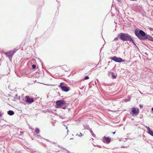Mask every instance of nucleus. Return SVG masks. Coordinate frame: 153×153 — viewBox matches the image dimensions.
Returning <instances> with one entry per match:
<instances>
[{
    "mask_svg": "<svg viewBox=\"0 0 153 153\" xmlns=\"http://www.w3.org/2000/svg\"><path fill=\"white\" fill-rule=\"evenodd\" d=\"M134 34L140 40H146V37L147 34L142 30L140 29H136L134 31Z\"/></svg>",
    "mask_w": 153,
    "mask_h": 153,
    "instance_id": "1",
    "label": "nucleus"
},
{
    "mask_svg": "<svg viewBox=\"0 0 153 153\" xmlns=\"http://www.w3.org/2000/svg\"><path fill=\"white\" fill-rule=\"evenodd\" d=\"M67 105H68V104H67L66 105H65L64 106H62L61 107V108H62L63 109H65V108H67Z\"/></svg>",
    "mask_w": 153,
    "mask_h": 153,
    "instance_id": "19",
    "label": "nucleus"
},
{
    "mask_svg": "<svg viewBox=\"0 0 153 153\" xmlns=\"http://www.w3.org/2000/svg\"><path fill=\"white\" fill-rule=\"evenodd\" d=\"M117 37L115 38L114 39V41H116L117 40H118V39L119 38H118V37L117 36Z\"/></svg>",
    "mask_w": 153,
    "mask_h": 153,
    "instance_id": "26",
    "label": "nucleus"
},
{
    "mask_svg": "<svg viewBox=\"0 0 153 153\" xmlns=\"http://www.w3.org/2000/svg\"><path fill=\"white\" fill-rule=\"evenodd\" d=\"M147 133L150 134L151 135L153 136V131L151 130L149 131H147Z\"/></svg>",
    "mask_w": 153,
    "mask_h": 153,
    "instance_id": "15",
    "label": "nucleus"
},
{
    "mask_svg": "<svg viewBox=\"0 0 153 153\" xmlns=\"http://www.w3.org/2000/svg\"><path fill=\"white\" fill-rule=\"evenodd\" d=\"M9 53H9L8 52H6L4 53V54L6 56L8 57L10 61H11L12 60V57L13 55V54H12V53H10V54H8V53Z\"/></svg>",
    "mask_w": 153,
    "mask_h": 153,
    "instance_id": "9",
    "label": "nucleus"
},
{
    "mask_svg": "<svg viewBox=\"0 0 153 153\" xmlns=\"http://www.w3.org/2000/svg\"><path fill=\"white\" fill-rule=\"evenodd\" d=\"M18 50V49H15L12 51L13 53L12 54H13V55L16 52V51Z\"/></svg>",
    "mask_w": 153,
    "mask_h": 153,
    "instance_id": "21",
    "label": "nucleus"
},
{
    "mask_svg": "<svg viewBox=\"0 0 153 153\" xmlns=\"http://www.w3.org/2000/svg\"><path fill=\"white\" fill-rule=\"evenodd\" d=\"M112 72H108V75L109 76H110V75L112 74Z\"/></svg>",
    "mask_w": 153,
    "mask_h": 153,
    "instance_id": "23",
    "label": "nucleus"
},
{
    "mask_svg": "<svg viewBox=\"0 0 153 153\" xmlns=\"http://www.w3.org/2000/svg\"><path fill=\"white\" fill-rule=\"evenodd\" d=\"M46 140L47 141H48V142H50V140H48V139H46Z\"/></svg>",
    "mask_w": 153,
    "mask_h": 153,
    "instance_id": "38",
    "label": "nucleus"
},
{
    "mask_svg": "<svg viewBox=\"0 0 153 153\" xmlns=\"http://www.w3.org/2000/svg\"><path fill=\"white\" fill-rule=\"evenodd\" d=\"M67 152L68 153H70V151H69L68 150H67Z\"/></svg>",
    "mask_w": 153,
    "mask_h": 153,
    "instance_id": "34",
    "label": "nucleus"
},
{
    "mask_svg": "<svg viewBox=\"0 0 153 153\" xmlns=\"http://www.w3.org/2000/svg\"><path fill=\"white\" fill-rule=\"evenodd\" d=\"M149 142V140H148V142Z\"/></svg>",
    "mask_w": 153,
    "mask_h": 153,
    "instance_id": "44",
    "label": "nucleus"
},
{
    "mask_svg": "<svg viewBox=\"0 0 153 153\" xmlns=\"http://www.w3.org/2000/svg\"><path fill=\"white\" fill-rule=\"evenodd\" d=\"M35 132L37 134H39L40 132L39 129L38 128H36L35 129Z\"/></svg>",
    "mask_w": 153,
    "mask_h": 153,
    "instance_id": "16",
    "label": "nucleus"
},
{
    "mask_svg": "<svg viewBox=\"0 0 153 153\" xmlns=\"http://www.w3.org/2000/svg\"><path fill=\"white\" fill-rule=\"evenodd\" d=\"M69 132V130H68V129L67 130V134H68V132Z\"/></svg>",
    "mask_w": 153,
    "mask_h": 153,
    "instance_id": "35",
    "label": "nucleus"
},
{
    "mask_svg": "<svg viewBox=\"0 0 153 153\" xmlns=\"http://www.w3.org/2000/svg\"><path fill=\"white\" fill-rule=\"evenodd\" d=\"M125 147L124 146H122L121 147V148H125Z\"/></svg>",
    "mask_w": 153,
    "mask_h": 153,
    "instance_id": "37",
    "label": "nucleus"
},
{
    "mask_svg": "<svg viewBox=\"0 0 153 153\" xmlns=\"http://www.w3.org/2000/svg\"><path fill=\"white\" fill-rule=\"evenodd\" d=\"M7 114L10 115L11 116L14 114V112L12 110H9L7 111Z\"/></svg>",
    "mask_w": 153,
    "mask_h": 153,
    "instance_id": "12",
    "label": "nucleus"
},
{
    "mask_svg": "<svg viewBox=\"0 0 153 153\" xmlns=\"http://www.w3.org/2000/svg\"><path fill=\"white\" fill-rule=\"evenodd\" d=\"M103 142L106 144H108L110 143L111 141V139L108 137L104 136L102 140Z\"/></svg>",
    "mask_w": 153,
    "mask_h": 153,
    "instance_id": "8",
    "label": "nucleus"
},
{
    "mask_svg": "<svg viewBox=\"0 0 153 153\" xmlns=\"http://www.w3.org/2000/svg\"><path fill=\"white\" fill-rule=\"evenodd\" d=\"M76 135H78L79 136H82V135H83V134H82L81 133H80V134H79V135L77 134Z\"/></svg>",
    "mask_w": 153,
    "mask_h": 153,
    "instance_id": "27",
    "label": "nucleus"
},
{
    "mask_svg": "<svg viewBox=\"0 0 153 153\" xmlns=\"http://www.w3.org/2000/svg\"><path fill=\"white\" fill-rule=\"evenodd\" d=\"M72 138H71L70 139H72Z\"/></svg>",
    "mask_w": 153,
    "mask_h": 153,
    "instance_id": "43",
    "label": "nucleus"
},
{
    "mask_svg": "<svg viewBox=\"0 0 153 153\" xmlns=\"http://www.w3.org/2000/svg\"><path fill=\"white\" fill-rule=\"evenodd\" d=\"M61 68L65 71H68L69 70V69L67 67L66 65H64L62 66H60Z\"/></svg>",
    "mask_w": 153,
    "mask_h": 153,
    "instance_id": "10",
    "label": "nucleus"
},
{
    "mask_svg": "<svg viewBox=\"0 0 153 153\" xmlns=\"http://www.w3.org/2000/svg\"><path fill=\"white\" fill-rule=\"evenodd\" d=\"M151 110L152 111H153V107L152 108Z\"/></svg>",
    "mask_w": 153,
    "mask_h": 153,
    "instance_id": "39",
    "label": "nucleus"
},
{
    "mask_svg": "<svg viewBox=\"0 0 153 153\" xmlns=\"http://www.w3.org/2000/svg\"><path fill=\"white\" fill-rule=\"evenodd\" d=\"M64 126H66L64 124L63 125Z\"/></svg>",
    "mask_w": 153,
    "mask_h": 153,
    "instance_id": "42",
    "label": "nucleus"
},
{
    "mask_svg": "<svg viewBox=\"0 0 153 153\" xmlns=\"http://www.w3.org/2000/svg\"><path fill=\"white\" fill-rule=\"evenodd\" d=\"M2 115V114L1 113V112L0 111V117H1Z\"/></svg>",
    "mask_w": 153,
    "mask_h": 153,
    "instance_id": "33",
    "label": "nucleus"
},
{
    "mask_svg": "<svg viewBox=\"0 0 153 153\" xmlns=\"http://www.w3.org/2000/svg\"><path fill=\"white\" fill-rule=\"evenodd\" d=\"M127 138H125L123 139V141L124 142H126L127 141Z\"/></svg>",
    "mask_w": 153,
    "mask_h": 153,
    "instance_id": "28",
    "label": "nucleus"
},
{
    "mask_svg": "<svg viewBox=\"0 0 153 153\" xmlns=\"http://www.w3.org/2000/svg\"><path fill=\"white\" fill-rule=\"evenodd\" d=\"M139 111V109L138 108L133 107L131 108L130 113L132 115H137L138 114Z\"/></svg>",
    "mask_w": 153,
    "mask_h": 153,
    "instance_id": "5",
    "label": "nucleus"
},
{
    "mask_svg": "<svg viewBox=\"0 0 153 153\" xmlns=\"http://www.w3.org/2000/svg\"><path fill=\"white\" fill-rule=\"evenodd\" d=\"M58 146L59 147H60V148H61V146Z\"/></svg>",
    "mask_w": 153,
    "mask_h": 153,
    "instance_id": "41",
    "label": "nucleus"
},
{
    "mask_svg": "<svg viewBox=\"0 0 153 153\" xmlns=\"http://www.w3.org/2000/svg\"><path fill=\"white\" fill-rule=\"evenodd\" d=\"M37 137H38V138L42 139V137L40 135H37Z\"/></svg>",
    "mask_w": 153,
    "mask_h": 153,
    "instance_id": "30",
    "label": "nucleus"
},
{
    "mask_svg": "<svg viewBox=\"0 0 153 153\" xmlns=\"http://www.w3.org/2000/svg\"><path fill=\"white\" fill-rule=\"evenodd\" d=\"M148 39L150 41L153 42V38L151 36L147 34L146 37V40Z\"/></svg>",
    "mask_w": 153,
    "mask_h": 153,
    "instance_id": "11",
    "label": "nucleus"
},
{
    "mask_svg": "<svg viewBox=\"0 0 153 153\" xmlns=\"http://www.w3.org/2000/svg\"><path fill=\"white\" fill-rule=\"evenodd\" d=\"M111 59L112 60L117 62H124V60L121 58L118 57L116 56L111 57Z\"/></svg>",
    "mask_w": 153,
    "mask_h": 153,
    "instance_id": "6",
    "label": "nucleus"
},
{
    "mask_svg": "<svg viewBox=\"0 0 153 153\" xmlns=\"http://www.w3.org/2000/svg\"><path fill=\"white\" fill-rule=\"evenodd\" d=\"M25 99V102L29 104H31L34 101V98H30L29 96H26Z\"/></svg>",
    "mask_w": 153,
    "mask_h": 153,
    "instance_id": "7",
    "label": "nucleus"
},
{
    "mask_svg": "<svg viewBox=\"0 0 153 153\" xmlns=\"http://www.w3.org/2000/svg\"><path fill=\"white\" fill-rule=\"evenodd\" d=\"M145 127L147 129L148 131H150L151 130V129L149 127L146 126H145Z\"/></svg>",
    "mask_w": 153,
    "mask_h": 153,
    "instance_id": "22",
    "label": "nucleus"
},
{
    "mask_svg": "<svg viewBox=\"0 0 153 153\" xmlns=\"http://www.w3.org/2000/svg\"><path fill=\"white\" fill-rule=\"evenodd\" d=\"M50 142L51 144H55V143L54 142H52V141H50Z\"/></svg>",
    "mask_w": 153,
    "mask_h": 153,
    "instance_id": "29",
    "label": "nucleus"
},
{
    "mask_svg": "<svg viewBox=\"0 0 153 153\" xmlns=\"http://www.w3.org/2000/svg\"><path fill=\"white\" fill-rule=\"evenodd\" d=\"M67 103L63 100H59L56 101V102L55 107L57 108H60L64 105H66Z\"/></svg>",
    "mask_w": 153,
    "mask_h": 153,
    "instance_id": "3",
    "label": "nucleus"
},
{
    "mask_svg": "<svg viewBox=\"0 0 153 153\" xmlns=\"http://www.w3.org/2000/svg\"><path fill=\"white\" fill-rule=\"evenodd\" d=\"M90 132L91 134L94 137H95L96 135L93 133V131L91 130H90Z\"/></svg>",
    "mask_w": 153,
    "mask_h": 153,
    "instance_id": "17",
    "label": "nucleus"
},
{
    "mask_svg": "<svg viewBox=\"0 0 153 153\" xmlns=\"http://www.w3.org/2000/svg\"><path fill=\"white\" fill-rule=\"evenodd\" d=\"M117 36L121 40L124 41H129L132 38V37L128 33H121L118 35Z\"/></svg>",
    "mask_w": 153,
    "mask_h": 153,
    "instance_id": "2",
    "label": "nucleus"
},
{
    "mask_svg": "<svg viewBox=\"0 0 153 153\" xmlns=\"http://www.w3.org/2000/svg\"><path fill=\"white\" fill-rule=\"evenodd\" d=\"M32 68L33 69H34L36 68V66L35 65H32Z\"/></svg>",
    "mask_w": 153,
    "mask_h": 153,
    "instance_id": "25",
    "label": "nucleus"
},
{
    "mask_svg": "<svg viewBox=\"0 0 153 153\" xmlns=\"http://www.w3.org/2000/svg\"><path fill=\"white\" fill-rule=\"evenodd\" d=\"M128 98V99H125L124 101H125L126 102H128L130 100V97L129 96Z\"/></svg>",
    "mask_w": 153,
    "mask_h": 153,
    "instance_id": "20",
    "label": "nucleus"
},
{
    "mask_svg": "<svg viewBox=\"0 0 153 153\" xmlns=\"http://www.w3.org/2000/svg\"><path fill=\"white\" fill-rule=\"evenodd\" d=\"M117 76V74H115L113 72L112 73V74L111 75V77L113 79H115Z\"/></svg>",
    "mask_w": 153,
    "mask_h": 153,
    "instance_id": "14",
    "label": "nucleus"
},
{
    "mask_svg": "<svg viewBox=\"0 0 153 153\" xmlns=\"http://www.w3.org/2000/svg\"><path fill=\"white\" fill-rule=\"evenodd\" d=\"M89 79V77L88 76H85V77H84V79H85V80H86V79Z\"/></svg>",
    "mask_w": 153,
    "mask_h": 153,
    "instance_id": "24",
    "label": "nucleus"
},
{
    "mask_svg": "<svg viewBox=\"0 0 153 153\" xmlns=\"http://www.w3.org/2000/svg\"><path fill=\"white\" fill-rule=\"evenodd\" d=\"M66 129H67V130L68 129V127L67 126H66Z\"/></svg>",
    "mask_w": 153,
    "mask_h": 153,
    "instance_id": "40",
    "label": "nucleus"
},
{
    "mask_svg": "<svg viewBox=\"0 0 153 153\" xmlns=\"http://www.w3.org/2000/svg\"><path fill=\"white\" fill-rule=\"evenodd\" d=\"M129 42H131L133 44V45L135 46L136 48H138L137 46L136 45V44L134 42V41L133 40V38L131 39V40Z\"/></svg>",
    "mask_w": 153,
    "mask_h": 153,
    "instance_id": "13",
    "label": "nucleus"
},
{
    "mask_svg": "<svg viewBox=\"0 0 153 153\" xmlns=\"http://www.w3.org/2000/svg\"><path fill=\"white\" fill-rule=\"evenodd\" d=\"M116 132H112V133L113 134H114Z\"/></svg>",
    "mask_w": 153,
    "mask_h": 153,
    "instance_id": "36",
    "label": "nucleus"
},
{
    "mask_svg": "<svg viewBox=\"0 0 153 153\" xmlns=\"http://www.w3.org/2000/svg\"><path fill=\"white\" fill-rule=\"evenodd\" d=\"M139 107H140V108H142L143 107V105H139Z\"/></svg>",
    "mask_w": 153,
    "mask_h": 153,
    "instance_id": "32",
    "label": "nucleus"
},
{
    "mask_svg": "<svg viewBox=\"0 0 153 153\" xmlns=\"http://www.w3.org/2000/svg\"><path fill=\"white\" fill-rule=\"evenodd\" d=\"M59 87L61 88L62 90L65 92H68L69 91V87L68 86H66L65 83L62 82L60 83Z\"/></svg>",
    "mask_w": 153,
    "mask_h": 153,
    "instance_id": "4",
    "label": "nucleus"
},
{
    "mask_svg": "<svg viewBox=\"0 0 153 153\" xmlns=\"http://www.w3.org/2000/svg\"><path fill=\"white\" fill-rule=\"evenodd\" d=\"M153 28L151 27H150L149 28V30L151 31L153 30Z\"/></svg>",
    "mask_w": 153,
    "mask_h": 153,
    "instance_id": "31",
    "label": "nucleus"
},
{
    "mask_svg": "<svg viewBox=\"0 0 153 153\" xmlns=\"http://www.w3.org/2000/svg\"><path fill=\"white\" fill-rule=\"evenodd\" d=\"M143 140L146 142H148V140L147 139L144 135L143 136Z\"/></svg>",
    "mask_w": 153,
    "mask_h": 153,
    "instance_id": "18",
    "label": "nucleus"
}]
</instances>
